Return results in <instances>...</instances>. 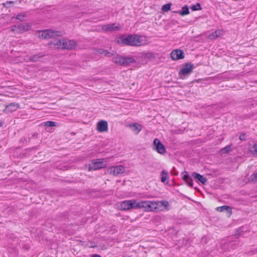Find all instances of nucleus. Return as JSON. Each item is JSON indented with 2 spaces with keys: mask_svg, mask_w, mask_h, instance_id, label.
Segmentation results:
<instances>
[{
  "mask_svg": "<svg viewBox=\"0 0 257 257\" xmlns=\"http://www.w3.org/2000/svg\"><path fill=\"white\" fill-rule=\"evenodd\" d=\"M153 149L156 151L158 153L164 155L166 152V149L165 146L157 138L154 140L153 143Z\"/></svg>",
  "mask_w": 257,
  "mask_h": 257,
  "instance_id": "obj_5",
  "label": "nucleus"
},
{
  "mask_svg": "<svg viewBox=\"0 0 257 257\" xmlns=\"http://www.w3.org/2000/svg\"><path fill=\"white\" fill-rule=\"evenodd\" d=\"M216 210L219 212H226L227 214L230 216L232 213L231 208L227 205H223L222 206L218 207L216 208Z\"/></svg>",
  "mask_w": 257,
  "mask_h": 257,
  "instance_id": "obj_17",
  "label": "nucleus"
},
{
  "mask_svg": "<svg viewBox=\"0 0 257 257\" xmlns=\"http://www.w3.org/2000/svg\"><path fill=\"white\" fill-rule=\"evenodd\" d=\"M249 151L251 153L253 156L257 155V144H254L249 149Z\"/></svg>",
  "mask_w": 257,
  "mask_h": 257,
  "instance_id": "obj_24",
  "label": "nucleus"
},
{
  "mask_svg": "<svg viewBox=\"0 0 257 257\" xmlns=\"http://www.w3.org/2000/svg\"><path fill=\"white\" fill-rule=\"evenodd\" d=\"M44 125L47 127L54 126L56 125V122L52 121H47L44 122Z\"/></svg>",
  "mask_w": 257,
  "mask_h": 257,
  "instance_id": "obj_28",
  "label": "nucleus"
},
{
  "mask_svg": "<svg viewBox=\"0 0 257 257\" xmlns=\"http://www.w3.org/2000/svg\"><path fill=\"white\" fill-rule=\"evenodd\" d=\"M130 127L132 128V131L135 133V134H138L142 130L141 125L137 123L133 124H130L129 125Z\"/></svg>",
  "mask_w": 257,
  "mask_h": 257,
  "instance_id": "obj_18",
  "label": "nucleus"
},
{
  "mask_svg": "<svg viewBox=\"0 0 257 257\" xmlns=\"http://www.w3.org/2000/svg\"><path fill=\"white\" fill-rule=\"evenodd\" d=\"M168 204H168V202L166 201V202H165L164 205L166 206H167V205H168Z\"/></svg>",
  "mask_w": 257,
  "mask_h": 257,
  "instance_id": "obj_38",
  "label": "nucleus"
},
{
  "mask_svg": "<svg viewBox=\"0 0 257 257\" xmlns=\"http://www.w3.org/2000/svg\"><path fill=\"white\" fill-rule=\"evenodd\" d=\"M17 33H22L24 32L28 31L30 29L31 25L29 24H20L17 26Z\"/></svg>",
  "mask_w": 257,
  "mask_h": 257,
  "instance_id": "obj_13",
  "label": "nucleus"
},
{
  "mask_svg": "<svg viewBox=\"0 0 257 257\" xmlns=\"http://www.w3.org/2000/svg\"><path fill=\"white\" fill-rule=\"evenodd\" d=\"M90 257H101L100 255L97 254H91Z\"/></svg>",
  "mask_w": 257,
  "mask_h": 257,
  "instance_id": "obj_37",
  "label": "nucleus"
},
{
  "mask_svg": "<svg viewBox=\"0 0 257 257\" xmlns=\"http://www.w3.org/2000/svg\"><path fill=\"white\" fill-rule=\"evenodd\" d=\"M201 242L204 244L207 243L208 242L207 237L203 236V237H202Z\"/></svg>",
  "mask_w": 257,
  "mask_h": 257,
  "instance_id": "obj_34",
  "label": "nucleus"
},
{
  "mask_svg": "<svg viewBox=\"0 0 257 257\" xmlns=\"http://www.w3.org/2000/svg\"><path fill=\"white\" fill-rule=\"evenodd\" d=\"M45 56L42 53H39L37 54L33 55L29 57V60L31 62H37L39 61L41 58H42Z\"/></svg>",
  "mask_w": 257,
  "mask_h": 257,
  "instance_id": "obj_21",
  "label": "nucleus"
},
{
  "mask_svg": "<svg viewBox=\"0 0 257 257\" xmlns=\"http://www.w3.org/2000/svg\"><path fill=\"white\" fill-rule=\"evenodd\" d=\"M239 140L240 141H245L246 139V134L244 133V134H241L240 136H239Z\"/></svg>",
  "mask_w": 257,
  "mask_h": 257,
  "instance_id": "obj_33",
  "label": "nucleus"
},
{
  "mask_svg": "<svg viewBox=\"0 0 257 257\" xmlns=\"http://www.w3.org/2000/svg\"><path fill=\"white\" fill-rule=\"evenodd\" d=\"M243 232V230L241 228H240L239 229H238L236 232H235V236L236 237V238H238L239 237V236L241 235L242 234V232Z\"/></svg>",
  "mask_w": 257,
  "mask_h": 257,
  "instance_id": "obj_30",
  "label": "nucleus"
},
{
  "mask_svg": "<svg viewBox=\"0 0 257 257\" xmlns=\"http://www.w3.org/2000/svg\"><path fill=\"white\" fill-rule=\"evenodd\" d=\"M49 45L51 46L52 48L72 50L75 48L77 46V43L73 40L54 39L50 42H49Z\"/></svg>",
  "mask_w": 257,
  "mask_h": 257,
  "instance_id": "obj_3",
  "label": "nucleus"
},
{
  "mask_svg": "<svg viewBox=\"0 0 257 257\" xmlns=\"http://www.w3.org/2000/svg\"><path fill=\"white\" fill-rule=\"evenodd\" d=\"M27 13L26 12L21 13L17 15L16 18L20 21H23L27 17Z\"/></svg>",
  "mask_w": 257,
  "mask_h": 257,
  "instance_id": "obj_22",
  "label": "nucleus"
},
{
  "mask_svg": "<svg viewBox=\"0 0 257 257\" xmlns=\"http://www.w3.org/2000/svg\"><path fill=\"white\" fill-rule=\"evenodd\" d=\"M191 9L193 11L201 10L202 9L201 5L199 3H197L195 5H193L191 7Z\"/></svg>",
  "mask_w": 257,
  "mask_h": 257,
  "instance_id": "obj_26",
  "label": "nucleus"
},
{
  "mask_svg": "<svg viewBox=\"0 0 257 257\" xmlns=\"http://www.w3.org/2000/svg\"><path fill=\"white\" fill-rule=\"evenodd\" d=\"M185 173L186 174L184 175L183 179L189 186L192 188L193 186V180L192 179V177L187 174L186 172H185Z\"/></svg>",
  "mask_w": 257,
  "mask_h": 257,
  "instance_id": "obj_19",
  "label": "nucleus"
},
{
  "mask_svg": "<svg viewBox=\"0 0 257 257\" xmlns=\"http://www.w3.org/2000/svg\"><path fill=\"white\" fill-rule=\"evenodd\" d=\"M170 57L173 60H178L183 59L185 57L184 52L181 49H176L172 51Z\"/></svg>",
  "mask_w": 257,
  "mask_h": 257,
  "instance_id": "obj_9",
  "label": "nucleus"
},
{
  "mask_svg": "<svg viewBox=\"0 0 257 257\" xmlns=\"http://www.w3.org/2000/svg\"><path fill=\"white\" fill-rule=\"evenodd\" d=\"M250 179L254 182L257 181V172L250 176Z\"/></svg>",
  "mask_w": 257,
  "mask_h": 257,
  "instance_id": "obj_32",
  "label": "nucleus"
},
{
  "mask_svg": "<svg viewBox=\"0 0 257 257\" xmlns=\"http://www.w3.org/2000/svg\"><path fill=\"white\" fill-rule=\"evenodd\" d=\"M97 53L103 55V56L107 57H111L114 55V51H109L108 50L104 49H98L97 50Z\"/></svg>",
  "mask_w": 257,
  "mask_h": 257,
  "instance_id": "obj_16",
  "label": "nucleus"
},
{
  "mask_svg": "<svg viewBox=\"0 0 257 257\" xmlns=\"http://www.w3.org/2000/svg\"><path fill=\"white\" fill-rule=\"evenodd\" d=\"M194 67L193 64L190 63H187L183 65L182 68L179 72V75L182 78V76H185L187 75L191 74Z\"/></svg>",
  "mask_w": 257,
  "mask_h": 257,
  "instance_id": "obj_8",
  "label": "nucleus"
},
{
  "mask_svg": "<svg viewBox=\"0 0 257 257\" xmlns=\"http://www.w3.org/2000/svg\"><path fill=\"white\" fill-rule=\"evenodd\" d=\"M62 32L60 31H53L51 29L43 31L41 34H39V37L42 39H50L56 36H60Z\"/></svg>",
  "mask_w": 257,
  "mask_h": 257,
  "instance_id": "obj_7",
  "label": "nucleus"
},
{
  "mask_svg": "<svg viewBox=\"0 0 257 257\" xmlns=\"http://www.w3.org/2000/svg\"><path fill=\"white\" fill-rule=\"evenodd\" d=\"M142 36L136 34L122 35L116 40L117 44L121 46H140L143 44Z\"/></svg>",
  "mask_w": 257,
  "mask_h": 257,
  "instance_id": "obj_2",
  "label": "nucleus"
},
{
  "mask_svg": "<svg viewBox=\"0 0 257 257\" xmlns=\"http://www.w3.org/2000/svg\"><path fill=\"white\" fill-rule=\"evenodd\" d=\"M111 172L114 175H118L125 172V168L122 165L117 166L112 168Z\"/></svg>",
  "mask_w": 257,
  "mask_h": 257,
  "instance_id": "obj_14",
  "label": "nucleus"
},
{
  "mask_svg": "<svg viewBox=\"0 0 257 257\" xmlns=\"http://www.w3.org/2000/svg\"><path fill=\"white\" fill-rule=\"evenodd\" d=\"M192 177L194 179H197L202 184H205L207 182V179L203 175H200L199 173L193 172L192 173Z\"/></svg>",
  "mask_w": 257,
  "mask_h": 257,
  "instance_id": "obj_15",
  "label": "nucleus"
},
{
  "mask_svg": "<svg viewBox=\"0 0 257 257\" xmlns=\"http://www.w3.org/2000/svg\"><path fill=\"white\" fill-rule=\"evenodd\" d=\"M220 36V34L217 31H215L213 33H212L211 34H210L209 37L211 39H216L218 37H219Z\"/></svg>",
  "mask_w": 257,
  "mask_h": 257,
  "instance_id": "obj_27",
  "label": "nucleus"
},
{
  "mask_svg": "<svg viewBox=\"0 0 257 257\" xmlns=\"http://www.w3.org/2000/svg\"><path fill=\"white\" fill-rule=\"evenodd\" d=\"M168 177V173L167 171L163 170L161 172V181L162 182H165L166 180V179Z\"/></svg>",
  "mask_w": 257,
  "mask_h": 257,
  "instance_id": "obj_23",
  "label": "nucleus"
},
{
  "mask_svg": "<svg viewBox=\"0 0 257 257\" xmlns=\"http://www.w3.org/2000/svg\"><path fill=\"white\" fill-rule=\"evenodd\" d=\"M231 150L230 146H227L221 149V152L223 154L227 153Z\"/></svg>",
  "mask_w": 257,
  "mask_h": 257,
  "instance_id": "obj_29",
  "label": "nucleus"
},
{
  "mask_svg": "<svg viewBox=\"0 0 257 257\" xmlns=\"http://www.w3.org/2000/svg\"><path fill=\"white\" fill-rule=\"evenodd\" d=\"M104 162H105V159L93 160L92 163L89 165V171L96 170L105 167Z\"/></svg>",
  "mask_w": 257,
  "mask_h": 257,
  "instance_id": "obj_6",
  "label": "nucleus"
},
{
  "mask_svg": "<svg viewBox=\"0 0 257 257\" xmlns=\"http://www.w3.org/2000/svg\"><path fill=\"white\" fill-rule=\"evenodd\" d=\"M108 129V124L106 121L105 120H100L99 121L97 125V130L99 132H104L107 131Z\"/></svg>",
  "mask_w": 257,
  "mask_h": 257,
  "instance_id": "obj_11",
  "label": "nucleus"
},
{
  "mask_svg": "<svg viewBox=\"0 0 257 257\" xmlns=\"http://www.w3.org/2000/svg\"><path fill=\"white\" fill-rule=\"evenodd\" d=\"M87 245L89 247H94L96 246L95 243L93 242H89Z\"/></svg>",
  "mask_w": 257,
  "mask_h": 257,
  "instance_id": "obj_35",
  "label": "nucleus"
},
{
  "mask_svg": "<svg viewBox=\"0 0 257 257\" xmlns=\"http://www.w3.org/2000/svg\"><path fill=\"white\" fill-rule=\"evenodd\" d=\"M173 13L179 14L180 15L183 16L188 15L190 12L188 7L187 6H185L182 8V10L178 11H173Z\"/></svg>",
  "mask_w": 257,
  "mask_h": 257,
  "instance_id": "obj_20",
  "label": "nucleus"
},
{
  "mask_svg": "<svg viewBox=\"0 0 257 257\" xmlns=\"http://www.w3.org/2000/svg\"><path fill=\"white\" fill-rule=\"evenodd\" d=\"M102 30L104 31H118L119 30V27L116 26L115 24H109L102 26Z\"/></svg>",
  "mask_w": 257,
  "mask_h": 257,
  "instance_id": "obj_12",
  "label": "nucleus"
},
{
  "mask_svg": "<svg viewBox=\"0 0 257 257\" xmlns=\"http://www.w3.org/2000/svg\"><path fill=\"white\" fill-rule=\"evenodd\" d=\"M172 6L171 3H169L163 5L162 7V10L164 12H167L171 9Z\"/></svg>",
  "mask_w": 257,
  "mask_h": 257,
  "instance_id": "obj_25",
  "label": "nucleus"
},
{
  "mask_svg": "<svg viewBox=\"0 0 257 257\" xmlns=\"http://www.w3.org/2000/svg\"><path fill=\"white\" fill-rule=\"evenodd\" d=\"M118 207L121 210L142 208L145 211H153L157 209V203L150 201H137L136 200H129L120 202Z\"/></svg>",
  "mask_w": 257,
  "mask_h": 257,
  "instance_id": "obj_1",
  "label": "nucleus"
},
{
  "mask_svg": "<svg viewBox=\"0 0 257 257\" xmlns=\"http://www.w3.org/2000/svg\"><path fill=\"white\" fill-rule=\"evenodd\" d=\"M17 26L16 25H14L11 28V31L12 32H16V30H17Z\"/></svg>",
  "mask_w": 257,
  "mask_h": 257,
  "instance_id": "obj_36",
  "label": "nucleus"
},
{
  "mask_svg": "<svg viewBox=\"0 0 257 257\" xmlns=\"http://www.w3.org/2000/svg\"><path fill=\"white\" fill-rule=\"evenodd\" d=\"M112 56V61L115 64L120 66L128 67L131 64L136 62L135 59L132 57H124L118 54H114Z\"/></svg>",
  "mask_w": 257,
  "mask_h": 257,
  "instance_id": "obj_4",
  "label": "nucleus"
},
{
  "mask_svg": "<svg viewBox=\"0 0 257 257\" xmlns=\"http://www.w3.org/2000/svg\"><path fill=\"white\" fill-rule=\"evenodd\" d=\"M19 108V104L15 102H11L6 106L4 110L6 113H11Z\"/></svg>",
  "mask_w": 257,
  "mask_h": 257,
  "instance_id": "obj_10",
  "label": "nucleus"
},
{
  "mask_svg": "<svg viewBox=\"0 0 257 257\" xmlns=\"http://www.w3.org/2000/svg\"><path fill=\"white\" fill-rule=\"evenodd\" d=\"M14 3L15 2L13 1H7L6 3H3V5L5 8H9L11 7V4Z\"/></svg>",
  "mask_w": 257,
  "mask_h": 257,
  "instance_id": "obj_31",
  "label": "nucleus"
}]
</instances>
